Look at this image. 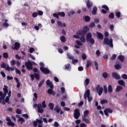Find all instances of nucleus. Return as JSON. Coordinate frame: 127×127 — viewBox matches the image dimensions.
<instances>
[{
    "instance_id": "obj_33",
    "label": "nucleus",
    "mask_w": 127,
    "mask_h": 127,
    "mask_svg": "<svg viewBox=\"0 0 127 127\" xmlns=\"http://www.w3.org/2000/svg\"><path fill=\"white\" fill-rule=\"evenodd\" d=\"M91 65H92V62H91V61L90 60L87 61L86 64V68H89Z\"/></svg>"
},
{
    "instance_id": "obj_32",
    "label": "nucleus",
    "mask_w": 127,
    "mask_h": 127,
    "mask_svg": "<svg viewBox=\"0 0 127 127\" xmlns=\"http://www.w3.org/2000/svg\"><path fill=\"white\" fill-rule=\"evenodd\" d=\"M123 86H117L116 88V92H120L121 90H123Z\"/></svg>"
},
{
    "instance_id": "obj_16",
    "label": "nucleus",
    "mask_w": 127,
    "mask_h": 127,
    "mask_svg": "<svg viewBox=\"0 0 127 127\" xmlns=\"http://www.w3.org/2000/svg\"><path fill=\"white\" fill-rule=\"evenodd\" d=\"M76 34H77V35H81L82 36H85V35H86V34L84 32V31L82 29L78 30L76 33Z\"/></svg>"
},
{
    "instance_id": "obj_59",
    "label": "nucleus",
    "mask_w": 127,
    "mask_h": 127,
    "mask_svg": "<svg viewBox=\"0 0 127 127\" xmlns=\"http://www.w3.org/2000/svg\"><path fill=\"white\" fill-rule=\"evenodd\" d=\"M109 28L111 31H114V28H115V26L114 25H110Z\"/></svg>"
},
{
    "instance_id": "obj_35",
    "label": "nucleus",
    "mask_w": 127,
    "mask_h": 127,
    "mask_svg": "<svg viewBox=\"0 0 127 127\" xmlns=\"http://www.w3.org/2000/svg\"><path fill=\"white\" fill-rule=\"evenodd\" d=\"M101 105H104V104H108V100L107 99H103L100 101Z\"/></svg>"
},
{
    "instance_id": "obj_19",
    "label": "nucleus",
    "mask_w": 127,
    "mask_h": 127,
    "mask_svg": "<svg viewBox=\"0 0 127 127\" xmlns=\"http://www.w3.org/2000/svg\"><path fill=\"white\" fill-rule=\"evenodd\" d=\"M97 11H98V8H97V6H93V10L92 11V14H93V15H96V14H97Z\"/></svg>"
},
{
    "instance_id": "obj_42",
    "label": "nucleus",
    "mask_w": 127,
    "mask_h": 127,
    "mask_svg": "<svg viewBox=\"0 0 127 127\" xmlns=\"http://www.w3.org/2000/svg\"><path fill=\"white\" fill-rule=\"evenodd\" d=\"M54 17H56V18H57V19H59V13H54L53 14Z\"/></svg>"
},
{
    "instance_id": "obj_57",
    "label": "nucleus",
    "mask_w": 127,
    "mask_h": 127,
    "mask_svg": "<svg viewBox=\"0 0 127 127\" xmlns=\"http://www.w3.org/2000/svg\"><path fill=\"white\" fill-rule=\"evenodd\" d=\"M115 15L118 18H120V17H121V12H116Z\"/></svg>"
},
{
    "instance_id": "obj_8",
    "label": "nucleus",
    "mask_w": 127,
    "mask_h": 127,
    "mask_svg": "<svg viewBox=\"0 0 127 127\" xmlns=\"http://www.w3.org/2000/svg\"><path fill=\"white\" fill-rule=\"evenodd\" d=\"M40 69L41 72L45 75H47V74H49L50 73V70L47 67H40Z\"/></svg>"
},
{
    "instance_id": "obj_10",
    "label": "nucleus",
    "mask_w": 127,
    "mask_h": 127,
    "mask_svg": "<svg viewBox=\"0 0 127 127\" xmlns=\"http://www.w3.org/2000/svg\"><path fill=\"white\" fill-rule=\"evenodd\" d=\"M12 49L13 50H18L19 48H20V43L16 42L14 43V47H11Z\"/></svg>"
},
{
    "instance_id": "obj_53",
    "label": "nucleus",
    "mask_w": 127,
    "mask_h": 127,
    "mask_svg": "<svg viewBox=\"0 0 127 127\" xmlns=\"http://www.w3.org/2000/svg\"><path fill=\"white\" fill-rule=\"evenodd\" d=\"M32 17H37V16H38V13L37 12H34L32 13Z\"/></svg>"
},
{
    "instance_id": "obj_23",
    "label": "nucleus",
    "mask_w": 127,
    "mask_h": 127,
    "mask_svg": "<svg viewBox=\"0 0 127 127\" xmlns=\"http://www.w3.org/2000/svg\"><path fill=\"white\" fill-rule=\"evenodd\" d=\"M89 110H85L83 113V116L82 118H87L89 115Z\"/></svg>"
},
{
    "instance_id": "obj_36",
    "label": "nucleus",
    "mask_w": 127,
    "mask_h": 127,
    "mask_svg": "<svg viewBox=\"0 0 127 127\" xmlns=\"http://www.w3.org/2000/svg\"><path fill=\"white\" fill-rule=\"evenodd\" d=\"M108 92L109 93H113V87L111 85L108 86Z\"/></svg>"
},
{
    "instance_id": "obj_50",
    "label": "nucleus",
    "mask_w": 127,
    "mask_h": 127,
    "mask_svg": "<svg viewBox=\"0 0 127 127\" xmlns=\"http://www.w3.org/2000/svg\"><path fill=\"white\" fill-rule=\"evenodd\" d=\"M3 57L5 59H6V58H8V54H7V53H3Z\"/></svg>"
},
{
    "instance_id": "obj_47",
    "label": "nucleus",
    "mask_w": 127,
    "mask_h": 127,
    "mask_svg": "<svg viewBox=\"0 0 127 127\" xmlns=\"http://www.w3.org/2000/svg\"><path fill=\"white\" fill-rule=\"evenodd\" d=\"M15 72H16V74H18L19 75H21V71H20V70L19 69H17V68L15 67Z\"/></svg>"
},
{
    "instance_id": "obj_22",
    "label": "nucleus",
    "mask_w": 127,
    "mask_h": 127,
    "mask_svg": "<svg viewBox=\"0 0 127 127\" xmlns=\"http://www.w3.org/2000/svg\"><path fill=\"white\" fill-rule=\"evenodd\" d=\"M118 84L121 85V86H123V87H126V83L123 80H120L118 81Z\"/></svg>"
},
{
    "instance_id": "obj_29",
    "label": "nucleus",
    "mask_w": 127,
    "mask_h": 127,
    "mask_svg": "<svg viewBox=\"0 0 127 127\" xmlns=\"http://www.w3.org/2000/svg\"><path fill=\"white\" fill-rule=\"evenodd\" d=\"M84 20L86 22H89L91 20V18L89 16H85L84 18Z\"/></svg>"
},
{
    "instance_id": "obj_38",
    "label": "nucleus",
    "mask_w": 127,
    "mask_h": 127,
    "mask_svg": "<svg viewBox=\"0 0 127 127\" xmlns=\"http://www.w3.org/2000/svg\"><path fill=\"white\" fill-rule=\"evenodd\" d=\"M36 122L39 124V125H41L43 123V121H42V118H41V119H36Z\"/></svg>"
},
{
    "instance_id": "obj_17",
    "label": "nucleus",
    "mask_w": 127,
    "mask_h": 127,
    "mask_svg": "<svg viewBox=\"0 0 127 127\" xmlns=\"http://www.w3.org/2000/svg\"><path fill=\"white\" fill-rule=\"evenodd\" d=\"M53 89H49L48 90V94H49V95H53V96H55V95H56V93L53 91Z\"/></svg>"
},
{
    "instance_id": "obj_56",
    "label": "nucleus",
    "mask_w": 127,
    "mask_h": 127,
    "mask_svg": "<svg viewBox=\"0 0 127 127\" xmlns=\"http://www.w3.org/2000/svg\"><path fill=\"white\" fill-rule=\"evenodd\" d=\"M76 43L77 44V45H79V46H82V45H83V43L79 40H77L76 41Z\"/></svg>"
},
{
    "instance_id": "obj_51",
    "label": "nucleus",
    "mask_w": 127,
    "mask_h": 127,
    "mask_svg": "<svg viewBox=\"0 0 127 127\" xmlns=\"http://www.w3.org/2000/svg\"><path fill=\"white\" fill-rule=\"evenodd\" d=\"M96 55L98 57H100L101 56V52L100 51V50H97L96 52Z\"/></svg>"
},
{
    "instance_id": "obj_58",
    "label": "nucleus",
    "mask_w": 127,
    "mask_h": 127,
    "mask_svg": "<svg viewBox=\"0 0 127 127\" xmlns=\"http://www.w3.org/2000/svg\"><path fill=\"white\" fill-rule=\"evenodd\" d=\"M57 24L59 26H60V27H63V25L62 24V22L58 21Z\"/></svg>"
},
{
    "instance_id": "obj_30",
    "label": "nucleus",
    "mask_w": 127,
    "mask_h": 127,
    "mask_svg": "<svg viewBox=\"0 0 127 127\" xmlns=\"http://www.w3.org/2000/svg\"><path fill=\"white\" fill-rule=\"evenodd\" d=\"M49 107L52 111H53L54 110V104L53 103H49Z\"/></svg>"
},
{
    "instance_id": "obj_2",
    "label": "nucleus",
    "mask_w": 127,
    "mask_h": 127,
    "mask_svg": "<svg viewBox=\"0 0 127 127\" xmlns=\"http://www.w3.org/2000/svg\"><path fill=\"white\" fill-rule=\"evenodd\" d=\"M7 88V86L4 85V88H3L4 93H3L2 92L0 91V104H1V100H4L5 97H6V94L8 93V89Z\"/></svg>"
},
{
    "instance_id": "obj_64",
    "label": "nucleus",
    "mask_w": 127,
    "mask_h": 127,
    "mask_svg": "<svg viewBox=\"0 0 127 127\" xmlns=\"http://www.w3.org/2000/svg\"><path fill=\"white\" fill-rule=\"evenodd\" d=\"M38 112L40 114H42L43 112H44V110H43V109L41 108V109H38Z\"/></svg>"
},
{
    "instance_id": "obj_9",
    "label": "nucleus",
    "mask_w": 127,
    "mask_h": 127,
    "mask_svg": "<svg viewBox=\"0 0 127 127\" xmlns=\"http://www.w3.org/2000/svg\"><path fill=\"white\" fill-rule=\"evenodd\" d=\"M80 110L79 109H76L74 110V118L75 119V120H78L79 118L80 117Z\"/></svg>"
},
{
    "instance_id": "obj_39",
    "label": "nucleus",
    "mask_w": 127,
    "mask_h": 127,
    "mask_svg": "<svg viewBox=\"0 0 127 127\" xmlns=\"http://www.w3.org/2000/svg\"><path fill=\"white\" fill-rule=\"evenodd\" d=\"M67 56L68 59L73 60L74 59V57L72 56L71 54H69L68 53H67Z\"/></svg>"
},
{
    "instance_id": "obj_14",
    "label": "nucleus",
    "mask_w": 127,
    "mask_h": 127,
    "mask_svg": "<svg viewBox=\"0 0 127 127\" xmlns=\"http://www.w3.org/2000/svg\"><path fill=\"white\" fill-rule=\"evenodd\" d=\"M46 85H47V86H49L51 89H54V85H53L50 80L48 79L46 81Z\"/></svg>"
},
{
    "instance_id": "obj_46",
    "label": "nucleus",
    "mask_w": 127,
    "mask_h": 127,
    "mask_svg": "<svg viewBox=\"0 0 127 127\" xmlns=\"http://www.w3.org/2000/svg\"><path fill=\"white\" fill-rule=\"evenodd\" d=\"M103 88L105 94H108V88H107V86L104 85Z\"/></svg>"
},
{
    "instance_id": "obj_37",
    "label": "nucleus",
    "mask_w": 127,
    "mask_h": 127,
    "mask_svg": "<svg viewBox=\"0 0 127 127\" xmlns=\"http://www.w3.org/2000/svg\"><path fill=\"white\" fill-rule=\"evenodd\" d=\"M84 84L86 86H88L90 84V79L89 78H86L84 81Z\"/></svg>"
},
{
    "instance_id": "obj_31",
    "label": "nucleus",
    "mask_w": 127,
    "mask_h": 127,
    "mask_svg": "<svg viewBox=\"0 0 127 127\" xmlns=\"http://www.w3.org/2000/svg\"><path fill=\"white\" fill-rule=\"evenodd\" d=\"M94 66H95L96 68V70H99V64L98 63V62H97V61H94Z\"/></svg>"
},
{
    "instance_id": "obj_11",
    "label": "nucleus",
    "mask_w": 127,
    "mask_h": 127,
    "mask_svg": "<svg viewBox=\"0 0 127 127\" xmlns=\"http://www.w3.org/2000/svg\"><path fill=\"white\" fill-rule=\"evenodd\" d=\"M1 68H3V69H5L6 71H9V66L8 64H5L4 62H2L1 64Z\"/></svg>"
},
{
    "instance_id": "obj_63",
    "label": "nucleus",
    "mask_w": 127,
    "mask_h": 127,
    "mask_svg": "<svg viewBox=\"0 0 127 127\" xmlns=\"http://www.w3.org/2000/svg\"><path fill=\"white\" fill-rule=\"evenodd\" d=\"M42 107H43V108H46L47 106H46V104H45V101H43L42 102Z\"/></svg>"
},
{
    "instance_id": "obj_3",
    "label": "nucleus",
    "mask_w": 127,
    "mask_h": 127,
    "mask_svg": "<svg viewBox=\"0 0 127 127\" xmlns=\"http://www.w3.org/2000/svg\"><path fill=\"white\" fill-rule=\"evenodd\" d=\"M25 66L27 67V70H33V72H35V73L38 72V69L37 68L35 67L33 68V64H32V63L29 60H28L27 62H25Z\"/></svg>"
},
{
    "instance_id": "obj_55",
    "label": "nucleus",
    "mask_w": 127,
    "mask_h": 127,
    "mask_svg": "<svg viewBox=\"0 0 127 127\" xmlns=\"http://www.w3.org/2000/svg\"><path fill=\"white\" fill-rule=\"evenodd\" d=\"M103 77L104 79H107L108 78V73L107 72H103Z\"/></svg>"
},
{
    "instance_id": "obj_24",
    "label": "nucleus",
    "mask_w": 127,
    "mask_h": 127,
    "mask_svg": "<svg viewBox=\"0 0 127 127\" xmlns=\"http://www.w3.org/2000/svg\"><path fill=\"white\" fill-rule=\"evenodd\" d=\"M64 69H65V70H70V69H71V65L70 64L64 65Z\"/></svg>"
},
{
    "instance_id": "obj_20",
    "label": "nucleus",
    "mask_w": 127,
    "mask_h": 127,
    "mask_svg": "<svg viewBox=\"0 0 127 127\" xmlns=\"http://www.w3.org/2000/svg\"><path fill=\"white\" fill-rule=\"evenodd\" d=\"M82 30H83L84 33L85 34H87V32H88L89 30H90V29H89V27H88V26H85L84 27H83Z\"/></svg>"
},
{
    "instance_id": "obj_54",
    "label": "nucleus",
    "mask_w": 127,
    "mask_h": 127,
    "mask_svg": "<svg viewBox=\"0 0 127 127\" xmlns=\"http://www.w3.org/2000/svg\"><path fill=\"white\" fill-rule=\"evenodd\" d=\"M5 103H7V104H9L10 103L9 102V97L8 96H6L5 99Z\"/></svg>"
},
{
    "instance_id": "obj_26",
    "label": "nucleus",
    "mask_w": 127,
    "mask_h": 127,
    "mask_svg": "<svg viewBox=\"0 0 127 127\" xmlns=\"http://www.w3.org/2000/svg\"><path fill=\"white\" fill-rule=\"evenodd\" d=\"M114 67L116 70H120V69H122V65L119 64H115Z\"/></svg>"
},
{
    "instance_id": "obj_28",
    "label": "nucleus",
    "mask_w": 127,
    "mask_h": 127,
    "mask_svg": "<svg viewBox=\"0 0 127 127\" xmlns=\"http://www.w3.org/2000/svg\"><path fill=\"white\" fill-rule=\"evenodd\" d=\"M59 16H61L62 17H64L66 14L64 12H58Z\"/></svg>"
},
{
    "instance_id": "obj_41",
    "label": "nucleus",
    "mask_w": 127,
    "mask_h": 127,
    "mask_svg": "<svg viewBox=\"0 0 127 127\" xmlns=\"http://www.w3.org/2000/svg\"><path fill=\"white\" fill-rule=\"evenodd\" d=\"M80 41H81V42H83V43H84V42H86V39H85V37L84 36H81L80 38Z\"/></svg>"
},
{
    "instance_id": "obj_34",
    "label": "nucleus",
    "mask_w": 127,
    "mask_h": 127,
    "mask_svg": "<svg viewBox=\"0 0 127 127\" xmlns=\"http://www.w3.org/2000/svg\"><path fill=\"white\" fill-rule=\"evenodd\" d=\"M109 18H111V19H114L115 18V14H114V13H110L109 15Z\"/></svg>"
},
{
    "instance_id": "obj_27",
    "label": "nucleus",
    "mask_w": 127,
    "mask_h": 127,
    "mask_svg": "<svg viewBox=\"0 0 127 127\" xmlns=\"http://www.w3.org/2000/svg\"><path fill=\"white\" fill-rule=\"evenodd\" d=\"M118 59L120 60L121 62H123L124 60H125V57L123 55H120L118 57Z\"/></svg>"
},
{
    "instance_id": "obj_61",
    "label": "nucleus",
    "mask_w": 127,
    "mask_h": 127,
    "mask_svg": "<svg viewBox=\"0 0 127 127\" xmlns=\"http://www.w3.org/2000/svg\"><path fill=\"white\" fill-rule=\"evenodd\" d=\"M35 51V50L33 48H30L29 49L30 53H33Z\"/></svg>"
},
{
    "instance_id": "obj_60",
    "label": "nucleus",
    "mask_w": 127,
    "mask_h": 127,
    "mask_svg": "<svg viewBox=\"0 0 127 127\" xmlns=\"http://www.w3.org/2000/svg\"><path fill=\"white\" fill-rule=\"evenodd\" d=\"M117 58V55L116 54L113 55V56L111 58V60H115Z\"/></svg>"
},
{
    "instance_id": "obj_18",
    "label": "nucleus",
    "mask_w": 127,
    "mask_h": 127,
    "mask_svg": "<svg viewBox=\"0 0 127 127\" xmlns=\"http://www.w3.org/2000/svg\"><path fill=\"white\" fill-rule=\"evenodd\" d=\"M97 37L98 38H99V39H101V40H102V39H104V35H103V34L100 32H97Z\"/></svg>"
},
{
    "instance_id": "obj_7",
    "label": "nucleus",
    "mask_w": 127,
    "mask_h": 127,
    "mask_svg": "<svg viewBox=\"0 0 127 127\" xmlns=\"http://www.w3.org/2000/svg\"><path fill=\"white\" fill-rule=\"evenodd\" d=\"M6 121L7 122V125L8 127H14L15 126V124L11 122V119L9 117H6Z\"/></svg>"
},
{
    "instance_id": "obj_62",
    "label": "nucleus",
    "mask_w": 127,
    "mask_h": 127,
    "mask_svg": "<svg viewBox=\"0 0 127 127\" xmlns=\"http://www.w3.org/2000/svg\"><path fill=\"white\" fill-rule=\"evenodd\" d=\"M82 58L83 60H86V59H87V56H86V54H83L82 56Z\"/></svg>"
},
{
    "instance_id": "obj_4",
    "label": "nucleus",
    "mask_w": 127,
    "mask_h": 127,
    "mask_svg": "<svg viewBox=\"0 0 127 127\" xmlns=\"http://www.w3.org/2000/svg\"><path fill=\"white\" fill-rule=\"evenodd\" d=\"M86 41L87 42H90L92 45L95 44V40L92 38V33H88L86 34Z\"/></svg>"
},
{
    "instance_id": "obj_40",
    "label": "nucleus",
    "mask_w": 127,
    "mask_h": 127,
    "mask_svg": "<svg viewBox=\"0 0 127 127\" xmlns=\"http://www.w3.org/2000/svg\"><path fill=\"white\" fill-rule=\"evenodd\" d=\"M10 64L11 66H14V65H15V64H16V62L15 61V60H12L10 62Z\"/></svg>"
},
{
    "instance_id": "obj_6",
    "label": "nucleus",
    "mask_w": 127,
    "mask_h": 127,
    "mask_svg": "<svg viewBox=\"0 0 127 127\" xmlns=\"http://www.w3.org/2000/svg\"><path fill=\"white\" fill-rule=\"evenodd\" d=\"M96 92L98 93L99 96H101L103 94V91L104 89L103 87H101L100 85H98L96 87Z\"/></svg>"
},
{
    "instance_id": "obj_44",
    "label": "nucleus",
    "mask_w": 127,
    "mask_h": 127,
    "mask_svg": "<svg viewBox=\"0 0 127 127\" xmlns=\"http://www.w3.org/2000/svg\"><path fill=\"white\" fill-rule=\"evenodd\" d=\"M102 8H104V9H106V10H107V11H109V10H110L109 9V7L107 6V5H103L102 6Z\"/></svg>"
},
{
    "instance_id": "obj_49",
    "label": "nucleus",
    "mask_w": 127,
    "mask_h": 127,
    "mask_svg": "<svg viewBox=\"0 0 127 127\" xmlns=\"http://www.w3.org/2000/svg\"><path fill=\"white\" fill-rule=\"evenodd\" d=\"M61 40L62 42H65L66 41V38H65V36H62L61 37Z\"/></svg>"
},
{
    "instance_id": "obj_21",
    "label": "nucleus",
    "mask_w": 127,
    "mask_h": 127,
    "mask_svg": "<svg viewBox=\"0 0 127 127\" xmlns=\"http://www.w3.org/2000/svg\"><path fill=\"white\" fill-rule=\"evenodd\" d=\"M82 121L86 123V124H91V121L88 119H86V117H82Z\"/></svg>"
},
{
    "instance_id": "obj_52",
    "label": "nucleus",
    "mask_w": 127,
    "mask_h": 127,
    "mask_svg": "<svg viewBox=\"0 0 127 127\" xmlns=\"http://www.w3.org/2000/svg\"><path fill=\"white\" fill-rule=\"evenodd\" d=\"M121 77L123 78V79H124V80H127V75L126 73H124L121 75Z\"/></svg>"
},
{
    "instance_id": "obj_13",
    "label": "nucleus",
    "mask_w": 127,
    "mask_h": 127,
    "mask_svg": "<svg viewBox=\"0 0 127 127\" xmlns=\"http://www.w3.org/2000/svg\"><path fill=\"white\" fill-rule=\"evenodd\" d=\"M112 77L116 80H120L121 79V76H120L119 74H118V73L116 72L112 73Z\"/></svg>"
},
{
    "instance_id": "obj_5",
    "label": "nucleus",
    "mask_w": 127,
    "mask_h": 127,
    "mask_svg": "<svg viewBox=\"0 0 127 127\" xmlns=\"http://www.w3.org/2000/svg\"><path fill=\"white\" fill-rule=\"evenodd\" d=\"M87 98L88 99V102L89 103H91V101L93 100V97H90V89H87L84 94V100H87Z\"/></svg>"
},
{
    "instance_id": "obj_12",
    "label": "nucleus",
    "mask_w": 127,
    "mask_h": 127,
    "mask_svg": "<svg viewBox=\"0 0 127 127\" xmlns=\"http://www.w3.org/2000/svg\"><path fill=\"white\" fill-rule=\"evenodd\" d=\"M104 114L106 116V117H109V113L112 114V113H113V110L110 108H106L104 110Z\"/></svg>"
},
{
    "instance_id": "obj_25",
    "label": "nucleus",
    "mask_w": 127,
    "mask_h": 127,
    "mask_svg": "<svg viewBox=\"0 0 127 127\" xmlns=\"http://www.w3.org/2000/svg\"><path fill=\"white\" fill-rule=\"evenodd\" d=\"M54 110L58 114H59L60 111H61V109L57 105L55 106Z\"/></svg>"
},
{
    "instance_id": "obj_48",
    "label": "nucleus",
    "mask_w": 127,
    "mask_h": 127,
    "mask_svg": "<svg viewBox=\"0 0 127 127\" xmlns=\"http://www.w3.org/2000/svg\"><path fill=\"white\" fill-rule=\"evenodd\" d=\"M44 79H43L40 82L38 85L39 88H40V87L42 86V85H43V83H44Z\"/></svg>"
},
{
    "instance_id": "obj_45",
    "label": "nucleus",
    "mask_w": 127,
    "mask_h": 127,
    "mask_svg": "<svg viewBox=\"0 0 127 127\" xmlns=\"http://www.w3.org/2000/svg\"><path fill=\"white\" fill-rule=\"evenodd\" d=\"M18 122H21L20 124L22 125L23 123H24V119H23L22 117H20L18 119Z\"/></svg>"
},
{
    "instance_id": "obj_15",
    "label": "nucleus",
    "mask_w": 127,
    "mask_h": 127,
    "mask_svg": "<svg viewBox=\"0 0 127 127\" xmlns=\"http://www.w3.org/2000/svg\"><path fill=\"white\" fill-rule=\"evenodd\" d=\"M86 6L88 8H91V7L93 6V2L90 1V0H88L87 1H86Z\"/></svg>"
},
{
    "instance_id": "obj_1",
    "label": "nucleus",
    "mask_w": 127,
    "mask_h": 127,
    "mask_svg": "<svg viewBox=\"0 0 127 127\" xmlns=\"http://www.w3.org/2000/svg\"><path fill=\"white\" fill-rule=\"evenodd\" d=\"M104 35L105 38L104 39V44H106V45H109L110 47H111V48H113L114 44H113V39H109V38H107L108 36H109V32H105L104 33Z\"/></svg>"
},
{
    "instance_id": "obj_43",
    "label": "nucleus",
    "mask_w": 127,
    "mask_h": 127,
    "mask_svg": "<svg viewBox=\"0 0 127 127\" xmlns=\"http://www.w3.org/2000/svg\"><path fill=\"white\" fill-rule=\"evenodd\" d=\"M34 75L35 78H36L37 80H39V79H40V76L39 75V74L35 73Z\"/></svg>"
}]
</instances>
